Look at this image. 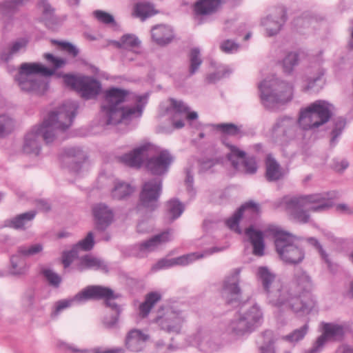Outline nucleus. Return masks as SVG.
<instances>
[{
	"mask_svg": "<svg viewBox=\"0 0 353 353\" xmlns=\"http://www.w3.org/2000/svg\"><path fill=\"white\" fill-rule=\"evenodd\" d=\"M230 71L229 70H225L223 72L218 71L212 74H210L207 77V81L209 83H215L216 81H219L221 78L225 77L227 74H230Z\"/></svg>",
	"mask_w": 353,
	"mask_h": 353,
	"instance_id": "obj_60",
	"label": "nucleus"
},
{
	"mask_svg": "<svg viewBox=\"0 0 353 353\" xmlns=\"http://www.w3.org/2000/svg\"><path fill=\"white\" fill-rule=\"evenodd\" d=\"M154 148L150 143H144L132 151L123 154L121 159L128 166L140 168L147 159L145 168L153 175L165 174L173 161V157L168 150H161L157 155L152 156Z\"/></svg>",
	"mask_w": 353,
	"mask_h": 353,
	"instance_id": "obj_5",
	"label": "nucleus"
},
{
	"mask_svg": "<svg viewBox=\"0 0 353 353\" xmlns=\"http://www.w3.org/2000/svg\"><path fill=\"white\" fill-rule=\"evenodd\" d=\"M281 204L292 219L301 223L309 222L308 211L322 212L332 206L327 192L285 196Z\"/></svg>",
	"mask_w": 353,
	"mask_h": 353,
	"instance_id": "obj_6",
	"label": "nucleus"
},
{
	"mask_svg": "<svg viewBox=\"0 0 353 353\" xmlns=\"http://www.w3.org/2000/svg\"><path fill=\"white\" fill-rule=\"evenodd\" d=\"M299 54L296 52H289L282 61L283 72L286 74H291L294 67L299 64Z\"/></svg>",
	"mask_w": 353,
	"mask_h": 353,
	"instance_id": "obj_44",
	"label": "nucleus"
},
{
	"mask_svg": "<svg viewBox=\"0 0 353 353\" xmlns=\"http://www.w3.org/2000/svg\"><path fill=\"white\" fill-rule=\"evenodd\" d=\"M41 272L47 280L49 285L54 288L59 287L62 279L57 273L52 270L46 268H42Z\"/></svg>",
	"mask_w": 353,
	"mask_h": 353,
	"instance_id": "obj_46",
	"label": "nucleus"
},
{
	"mask_svg": "<svg viewBox=\"0 0 353 353\" xmlns=\"http://www.w3.org/2000/svg\"><path fill=\"white\" fill-rule=\"evenodd\" d=\"M24 0H6L0 5V10L4 13L10 12L23 4Z\"/></svg>",
	"mask_w": 353,
	"mask_h": 353,
	"instance_id": "obj_54",
	"label": "nucleus"
},
{
	"mask_svg": "<svg viewBox=\"0 0 353 353\" xmlns=\"http://www.w3.org/2000/svg\"><path fill=\"white\" fill-rule=\"evenodd\" d=\"M239 45L232 40L227 39L223 41L221 45V50L225 53H233L239 49Z\"/></svg>",
	"mask_w": 353,
	"mask_h": 353,
	"instance_id": "obj_55",
	"label": "nucleus"
},
{
	"mask_svg": "<svg viewBox=\"0 0 353 353\" xmlns=\"http://www.w3.org/2000/svg\"><path fill=\"white\" fill-rule=\"evenodd\" d=\"M263 343L260 347L261 353H276L275 343L278 338L271 330H266L263 332Z\"/></svg>",
	"mask_w": 353,
	"mask_h": 353,
	"instance_id": "obj_37",
	"label": "nucleus"
},
{
	"mask_svg": "<svg viewBox=\"0 0 353 353\" xmlns=\"http://www.w3.org/2000/svg\"><path fill=\"white\" fill-rule=\"evenodd\" d=\"M295 279L299 290L297 292L295 293L292 292V290L289 288L292 296L299 297L306 294H310L314 299H315L314 296L310 293L313 288V283L310 275L306 272L300 270L296 272L295 274ZM315 302L316 303V301Z\"/></svg>",
	"mask_w": 353,
	"mask_h": 353,
	"instance_id": "obj_24",
	"label": "nucleus"
},
{
	"mask_svg": "<svg viewBox=\"0 0 353 353\" xmlns=\"http://www.w3.org/2000/svg\"><path fill=\"white\" fill-rule=\"evenodd\" d=\"M262 312L256 305H244L227 327L229 334L242 336L250 334L260 323Z\"/></svg>",
	"mask_w": 353,
	"mask_h": 353,
	"instance_id": "obj_10",
	"label": "nucleus"
},
{
	"mask_svg": "<svg viewBox=\"0 0 353 353\" xmlns=\"http://www.w3.org/2000/svg\"><path fill=\"white\" fill-rule=\"evenodd\" d=\"M241 269L236 268L225 277L223 288L222 296L229 305H234L239 303L241 296V289L239 286L240 281Z\"/></svg>",
	"mask_w": 353,
	"mask_h": 353,
	"instance_id": "obj_16",
	"label": "nucleus"
},
{
	"mask_svg": "<svg viewBox=\"0 0 353 353\" xmlns=\"http://www.w3.org/2000/svg\"><path fill=\"white\" fill-rule=\"evenodd\" d=\"M74 101H65L57 110L51 112L39 126L33 127L26 134L22 145L24 154L38 156L41 150L40 140L52 143L59 131H64L72 125L78 109Z\"/></svg>",
	"mask_w": 353,
	"mask_h": 353,
	"instance_id": "obj_1",
	"label": "nucleus"
},
{
	"mask_svg": "<svg viewBox=\"0 0 353 353\" xmlns=\"http://www.w3.org/2000/svg\"><path fill=\"white\" fill-rule=\"evenodd\" d=\"M45 59L54 66V69L45 67L39 63H23L15 76V81L22 91L41 95L48 88L47 83L41 77L52 75L56 69L63 67L65 61L55 57L53 54L46 53Z\"/></svg>",
	"mask_w": 353,
	"mask_h": 353,
	"instance_id": "obj_4",
	"label": "nucleus"
},
{
	"mask_svg": "<svg viewBox=\"0 0 353 353\" xmlns=\"http://www.w3.org/2000/svg\"><path fill=\"white\" fill-rule=\"evenodd\" d=\"M259 205L252 201H250L242 205L231 218L227 219L225 224L230 230L238 234H241L242 232L239 226V223L243 214L245 213L246 216L255 219L259 214Z\"/></svg>",
	"mask_w": 353,
	"mask_h": 353,
	"instance_id": "obj_19",
	"label": "nucleus"
},
{
	"mask_svg": "<svg viewBox=\"0 0 353 353\" xmlns=\"http://www.w3.org/2000/svg\"><path fill=\"white\" fill-rule=\"evenodd\" d=\"M334 110V106L327 101H315L301 110L298 125L303 130H314L330 121Z\"/></svg>",
	"mask_w": 353,
	"mask_h": 353,
	"instance_id": "obj_9",
	"label": "nucleus"
},
{
	"mask_svg": "<svg viewBox=\"0 0 353 353\" xmlns=\"http://www.w3.org/2000/svg\"><path fill=\"white\" fill-rule=\"evenodd\" d=\"M134 191V188L128 183L117 181L112 190V197L117 200H122L128 198Z\"/></svg>",
	"mask_w": 353,
	"mask_h": 353,
	"instance_id": "obj_33",
	"label": "nucleus"
},
{
	"mask_svg": "<svg viewBox=\"0 0 353 353\" xmlns=\"http://www.w3.org/2000/svg\"><path fill=\"white\" fill-rule=\"evenodd\" d=\"M92 213L94 219L95 228L99 231L105 230L113 221V212L105 203H98L94 205Z\"/></svg>",
	"mask_w": 353,
	"mask_h": 353,
	"instance_id": "obj_22",
	"label": "nucleus"
},
{
	"mask_svg": "<svg viewBox=\"0 0 353 353\" xmlns=\"http://www.w3.org/2000/svg\"><path fill=\"white\" fill-rule=\"evenodd\" d=\"M265 177L268 181H276L284 176V172L279 163L271 156L268 155L265 161Z\"/></svg>",
	"mask_w": 353,
	"mask_h": 353,
	"instance_id": "obj_30",
	"label": "nucleus"
},
{
	"mask_svg": "<svg viewBox=\"0 0 353 353\" xmlns=\"http://www.w3.org/2000/svg\"><path fill=\"white\" fill-rule=\"evenodd\" d=\"M39 8L42 10L43 14L46 17H50L52 15L54 10L46 0H42L40 1Z\"/></svg>",
	"mask_w": 353,
	"mask_h": 353,
	"instance_id": "obj_61",
	"label": "nucleus"
},
{
	"mask_svg": "<svg viewBox=\"0 0 353 353\" xmlns=\"http://www.w3.org/2000/svg\"><path fill=\"white\" fill-rule=\"evenodd\" d=\"M36 216L34 210H30L24 213L17 214L13 218L8 219L6 225L15 230H26L33 221Z\"/></svg>",
	"mask_w": 353,
	"mask_h": 353,
	"instance_id": "obj_28",
	"label": "nucleus"
},
{
	"mask_svg": "<svg viewBox=\"0 0 353 353\" xmlns=\"http://www.w3.org/2000/svg\"><path fill=\"white\" fill-rule=\"evenodd\" d=\"M185 319L186 315L183 312L170 309L163 316L158 318L157 321L161 330L177 334L181 332Z\"/></svg>",
	"mask_w": 353,
	"mask_h": 353,
	"instance_id": "obj_17",
	"label": "nucleus"
},
{
	"mask_svg": "<svg viewBox=\"0 0 353 353\" xmlns=\"http://www.w3.org/2000/svg\"><path fill=\"white\" fill-rule=\"evenodd\" d=\"M170 102V111L173 114L172 125L175 128L180 129L184 126L185 114L189 111V108L181 101L171 99Z\"/></svg>",
	"mask_w": 353,
	"mask_h": 353,
	"instance_id": "obj_26",
	"label": "nucleus"
},
{
	"mask_svg": "<svg viewBox=\"0 0 353 353\" xmlns=\"http://www.w3.org/2000/svg\"><path fill=\"white\" fill-rule=\"evenodd\" d=\"M286 21V12L283 8L278 9L274 14H271L261 21L265 28L267 34L272 37L277 34Z\"/></svg>",
	"mask_w": 353,
	"mask_h": 353,
	"instance_id": "obj_23",
	"label": "nucleus"
},
{
	"mask_svg": "<svg viewBox=\"0 0 353 353\" xmlns=\"http://www.w3.org/2000/svg\"><path fill=\"white\" fill-rule=\"evenodd\" d=\"M77 296V294L71 299H63V300H61V301H57L55 303V310H54V312L56 314H58L61 310H63L70 307V305H72V303L74 302V301H76V302H83V301H86V300L77 299H76Z\"/></svg>",
	"mask_w": 353,
	"mask_h": 353,
	"instance_id": "obj_53",
	"label": "nucleus"
},
{
	"mask_svg": "<svg viewBox=\"0 0 353 353\" xmlns=\"http://www.w3.org/2000/svg\"><path fill=\"white\" fill-rule=\"evenodd\" d=\"M149 339V335L141 330L131 329L125 334L123 345L127 350L131 352H140L145 347Z\"/></svg>",
	"mask_w": 353,
	"mask_h": 353,
	"instance_id": "obj_21",
	"label": "nucleus"
},
{
	"mask_svg": "<svg viewBox=\"0 0 353 353\" xmlns=\"http://www.w3.org/2000/svg\"><path fill=\"white\" fill-rule=\"evenodd\" d=\"M170 230L164 231L158 234L148 241L141 243L139 245V249L141 252H150L154 251L162 243H166L170 240Z\"/></svg>",
	"mask_w": 353,
	"mask_h": 353,
	"instance_id": "obj_29",
	"label": "nucleus"
},
{
	"mask_svg": "<svg viewBox=\"0 0 353 353\" xmlns=\"http://www.w3.org/2000/svg\"><path fill=\"white\" fill-rule=\"evenodd\" d=\"M81 270L89 268L101 270L104 272H108V265L103 260L90 255H85L81 258Z\"/></svg>",
	"mask_w": 353,
	"mask_h": 353,
	"instance_id": "obj_34",
	"label": "nucleus"
},
{
	"mask_svg": "<svg viewBox=\"0 0 353 353\" xmlns=\"http://www.w3.org/2000/svg\"><path fill=\"white\" fill-rule=\"evenodd\" d=\"M174 259H163L159 260L156 265H154V268L157 270L162 269V268H167L174 265V263L173 262Z\"/></svg>",
	"mask_w": 353,
	"mask_h": 353,
	"instance_id": "obj_63",
	"label": "nucleus"
},
{
	"mask_svg": "<svg viewBox=\"0 0 353 353\" xmlns=\"http://www.w3.org/2000/svg\"><path fill=\"white\" fill-rule=\"evenodd\" d=\"M161 294L156 292L148 294L145 301L142 303L139 307L141 315L143 317L147 316L152 307L161 299Z\"/></svg>",
	"mask_w": 353,
	"mask_h": 353,
	"instance_id": "obj_38",
	"label": "nucleus"
},
{
	"mask_svg": "<svg viewBox=\"0 0 353 353\" xmlns=\"http://www.w3.org/2000/svg\"><path fill=\"white\" fill-rule=\"evenodd\" d=\"M52 42L61 46L63 50L66 51L68 54H71L74 57L77 56L79 54V50L70 43L57 41H52Z\"/></svg>",
	"mask_w": 353,
	"mask_h": 353,
	"instance_id": "obj_58",
	"label": "nucleus"
},
{
	"mask_svg": "<svg viewBox=\"0 0 353 353\" xmlns=\"http://www.w3.org/2000/svg\"><path fill=\"white\" fill-rule=\"evenodd\" d=\"M190 74H194L199 68L202 63V59L200 57V51L198 48H193L190 53Z\"/></svg>",
	"mask_w": 353,
	"mask_h": 353,
	"instance_id": "obj_47",
	"label": "nucleus"
},
{
	"mask_svg": "<svg viewBox=\"0 0 353 353\" xmlns=\"http://www.w3.org/2000/svg\"><path fill=\"white\" fill-rule=\"evenodd\" d=\"M35 302V292L33 289L27 290L23 296V304L25 307H31Z\"/></svg>",
	"mask_w": 353,
	"mask_h": 353,
	"instance_id": "obj_57",
	"label": "nucleus"
},
{
	"mask_svg": "<svg viewBox=\"0 0 353 353\" xmlns=\"http://www.w3.org/2000/svg\"><path fill=\"white\" fill-rule=\"evenodd\" d=\"M245 234L253 247V254L258 256H263L265 248L263 233L254 229L253 225H250L245 229Z\"/></svg>",
	"mask_w": 353,
	"mask_h": 353,
	"instance_id": "obj_25",
	"label": "nucleus"
},
{
	"mask_svg": "<svg viewBox=\"0 0 353 353\" xmlns=\"http://www.w3.org/2000/svg\"><path fill=\"white\" fill-rule=\"evenodd\" d=\"M134 12L138 17L145 19L154 14L153 6L148 3H138L135 5Z\"/></svg>",
	"mask_w": 353,
	"mask_h": 353,
	"instance_id": "obj_45",
	"label": "nucleus"
},
{
	"mask_svg": "<svg viewBox=\"0 0 353 353\" xmlns=\"http://www.w3.org/2000/svg\"><path fill=\"white\" fill-rule=\"evenodd\" d=\"M148 94L137 95L129 91L112 88L106 91L104 104L101 106L104 124H129L139 118L148 103Z\"/></svg>",
	"mask_w": 353,
	"mask_h": 353,
	"instance_id": "obj_2",
	"label": "nucleus"
},
{
	"mask_svg": "<svg viewBox=\"0 0 353 353\" xmlns=\"http://www.w3.org/2000/svg\"><path fill=\"white\" fill-rule=\"evenodd\" d=\"M114 43L119 48L132 50L139 47L141 41L134 34H126L123 35L119 41H114Z\"/></svg>",
	"mask_w": 353,
	"mask_h": 353,
	"instance_id": "obj_36",
	"label": "nucleus"
},
{
	"mask_svg": "<svg viewBox=\"0 0 353 353\" xmlns=\"http://www.w3.org/2000/svg\"><path fill=\"white\" fill-rule=\"evenodd\" d=\"M346 125V120L343 117H336L333 120V129L331 132L330 145L334 147L337 143V138L341 134Z\"/></svg>",
	"mask_w": 353,
	"mask_h": 353,
	"instance_id": "obj_41",
	"label": "nucleus"
},
{
	"mask_svg": "<svg viewBox=\"0 0 353 353\" xmlns=\"http://www.w3.org/2000/svg\"><path fill=\"white\" fill-rule=\"evenodd\" d=\"M153 41L159 46L170 43L174 39V33L171 27L165 25H157L151 30Z\"/></svg>",
	"mask_w": 353,
	"mask_h": 353,
	"instance_id": "obj_27",
	"label": "nucleus"
},
{
	"mask_svg": "<svg viewBox=\"0 0 353 353\" xmlns=\"http://www.w3.org/2000/svg\"><path fill=\"white\" fill-rule=\"evenodd\" d=\"M94 245V234L92 232H89L87 236L74 247L77 248V251L79 249H81L84 251H89L92 249Z\"/></svg>",
	"mask_w": 353,
	"mask_h": 353,
	"instance_id": "obj_50",
	"label": "nucleus"
},
{
	"mask_svg": "<svg viewBox=\"0 0 353 353\" xmlns=\"http://www.w3.org/2000/svg\"><path fill=\"white\" fill-rule=\"evenodd\" d=\"M65 153L68 157L74 158L75 162L80 163L85 159V154L83 151L79 147H72L67 148Z\"/></svg>",
	"mask_w": 353,
	"mask_h": 353,
	"instance_id": "obj_51",
	"label": "nucleus"
},
{
	"mask_svg": "<svg viewBox=\"0 0 353 353\" xmlns=\"http://www.w3.org/2000/svg\"><path fill=\"white\" fill-rule=\"evenodd\" d=\"M93 14L98 21L104 24H116L114 17L105 11L95 10Z\"/></svg>",
	"mask_w": 353,
	"mask_h": 353,
	"instance_id": "obj_52",
	"label": "nucleus"
},
{
	"mask_svg": "<svg viewBox=\"0 0 353 353\" xmlns=\"http://www.w3.org/2000/svg\"><path fill=\"white\" fill-rule=\"evenodd\" d=\"M213 128L223 134L230 136H237L242 134L241 126L232 123L214 124Z\"/></svg>",
	"mask_w": 353,
	"mask_h": 353,
	"instance_id": "obj_43",
	"label": "nucleus"
},
{
	"mask_svg": "<svg viewBox=\"0 0 353 353\" xmlns=\"http://www.w3.org/2000/svg\"><path fill=\"white\" fill-rule=\"evenodd\" d=\"M307 243L312 246L319 252L321 258L323 260L328 266L331 265V261L329 258V255L327 254L325 250L323 248L319 241L314 237H309L306 239Z\"/></svg>",
	"mask_w": 353,
	"mask_h": 353,
	"instance_id": "obj_48",
	"label": "nucleus"
},
{
	"mask_svg": "<svg viewBox=\"0 0 353 353\" xmlns=\"http://www.w3.org/2000/svg\"><path fill=\"white\" fill-rule=\"evenodd\" d=\"M183 210L184 205L178 199H170L166 204L167 214L172 221L179 218Z\"/></svg>",
	"mask_w": 353,
	"mask_h": 353,
	"instance_id": "obj_39",
	"label": "nucleus"
},
{
	"mask_svg": "<svg viewBox=\"0 0 353 353\" xmlns=\"http://www.w3.org/2000/svg\"><path fill=\"white\" fill-rule=\"evenodd\" d=\"M43 250L41 243L21 245L17 248V254L10 259V273L13 275L23 274L26 272V267L21 256L30 257L39 254Z\"/></svg>",
	"mask_w": 353,
	"mask_h": 353,
	"instance_id": "obj_15",
	"label": "nucleus"
},
{
	"mask_svg": "<svg viewBox=\"0 0 353 353\" xmlns=\"http://www.w3.org/2000/svg\"><path fill=\"white\" fill-rule=\"evenodd\" d=\"M223 143L230 150V152L227 154V157L235 169L238 168L239 160H241L243 161V165L246 173L254 174L256 172L257 165L254 157H245L246 154L244 151L241 150L236 146L226 142L225 140H223Z\"/></svg>",
	"mask_w": 353,
	"mask_h": 353,
	"instance_id": "obj_18",
	"label": "nucleus"
},
{
	"mask_svg": "<svg viewBox=\"0 0 353 353\" xmlns=\"http://www.w3.org/2000/svg\"><path fill=\"white\" fill-rule=\"evenodd\" d=\"M27 44L28 40L24 38L13 41L9 44L8 49L2 52L1 54V59L5 61H8L14 55L24 50Z\"/></svg>",
	"mask_w": 353,
	"mask_h": 353,
	"instance_id": "obj_32",
	"label": "nucleus"
},
{
	"mask_svg": "<svg viewBox=\"0 0 353 353\" xmlns=\"http://www.w3.org/2000/svg\"><path fill=\"white\" fill-rule=\"evenodd\" d=\"M63 81L65 85L77 90L85 99L96 97L101 89L100 82L89 77H77L74 75L65 74L63 77Z\"/></svg>",
	"mask_w": 353,
	"mask_h": 353,
	"instance_id": "obj_12",
	"label": "nucleus"
},
{
	"mask_svg": "<svg viewBox=\"0 0 353 353\" xmlns=\"http://www.w3.org/2000/svg\"><path fill=\"white\" fill-rule=\"evenodd\" d=\"M321 326L322 334L316 339L310 353H318L328 341H342L349 331L348 327L344 324L322 322Z\"/></svg>",
	"mask_w": 353,
	"mask_h": 353,
	"instance_id": "obj_13",
	"label": "nucleus"
},
{
	"mask_svg": "<svg viewBox=\"0 0 353 353\" xmlns=\"http://www.w3.org/2000/svg\"><path fill=\"white\" fill-rule=\"evenodd\" d=\"M221 4V0H199L194 6L198 15H209L215 12Z\"/></svg>",
	"mask_w": 353,
	"mask_h": 353,
	"instance_id": "obj_31",
	"label": "nucleus"
},
{
	"mask_svg": "<svg viewBox=\"0 0 353 353\" xmlns=\"http://www.w3.org/2000/svg\"><path fill=\"white\" fill-rule=\"evenodd\" d=\"M324 72L321 71L316 76L310 77L307 79V85L303 90L310 91L312 92H318L323 88L325 80L323 79Z\"/></svg>",
	"mask_w": 353,
	"mask_h": 353,
	"instance_id": "obj_40",
	"label": "nucleus"
},
{
	"mask_svg": "<svg viewBox=\"0 0 353 353\" xmlns=\"http://www.w3.org/2000/svg\"><path fill=\"white\" fill-rule=\"evenodd\" d=\"M256 276L272 306L290 309L299 316L307 315L315 308L316 302L311 295L292 296L289 288L283 285L268 268L259 267Z\"/></svg>",
	"mask_w": 353,
	"mask_h": 353,
	"instance_id": "obj_3",
	"label": "nucleus"
},
{
	"mask_svg": "<svg viewBox=\"0 0 353 353\" xmlns=\"http://www.w3.org/2000/svg\"><path fill=\"white\" fill-rule=\"evenodd\" d=\"M296 122L290 117H284L276 120L272 128V135L276 141H285L294 135Z\"/></svg>",
	"mask_w": 353,
	"mask_h": 353,
	"instance_id": "obj_20",
	"label": "nucleus"
},
{
	"mask_svg": "<svg viewBox=\"0 0 353 353\" xmlns=\"http://www.w3.org/2000/svg\"><path fill=\"white\" fill-rule=\"evenodd\" d=\"M309 330L308 323H305L299 328L295 329L288 334L282 336L281 339L290 344L295 345L303 340Z\"/></svg>",
	"mask_w": 353,
	"mask_h": 353,
	"instance_id": "obj_35",
	"label": "nucleus"
},
{
	"mask_svg": "<svg viewBox=\"0 0 353 353\" xmlns=\"http://www.w3.org/2000/svg\"><path fill=\"white\" fill-rule=\"evenodd\" d=\"M14 128V119L10 115L0 110V137L10 134Z\"/></svg>",
	"mask_w": 353,
	"mask_h": 353,
	"instance_id": "obj_42",
	"label": "nucleus"
},
{
	"mask_svg": "<svg viewBox=\"0 0 353 353\" xmlns=\"http://www.w3.org/2000/svg\"><path fill=\"white\" fill-rule=\"evenodd\" d=\"M203 257V254L199 252H192L176 258H173L174 265H187L196 259Z\"/></svg>",
	"mask_w": 353,
	"mask_h": 353,
	"instance_id": "obj_49",
	"label": "nucleus"
},
{
	"mask_svg": "<svg viewBox=\"0 0 353 353\" xmlns=\"http://www.w3.org/2000/svg\"><path fill=\"white\" fill-rule=\"evenodd\" d=\"M216 163V161L213 159L199 161V171L205 172L212 168Z\"/></svg>",
	"mask_w": 353,
	"mask_h": 353,
	"instance_id": "obj_62",
	"label": "nucleus"
},
{
	"mask_svg": "<svg viewBox=\"0 0 353 353\" xmlns=\"http://www.w3.org/2000/svg\"><path fill=\"white\" fill-rule=\"evenodd\" d=\"M259 89L261 102L269 110H277L292 99V85L276 78L265 79L259 85Z\"/></svg>",
	"mask_w": 353,
	"mask_h": 353,
	"instance_id": "obj_7",
	"label": "nucleus"
},
{
	"mask_svg": "<svg viewBox=\"0 0 353 353\" xmlns=\"http://www.w3.org/2000/svg\"><path fill=\"white\" fill-rule=\"evenodd\" d=\"M264 231L274 236L276 252L284 263L295 265L303 260L305 252L299 245L296 236L274 225H268Z\"/></svg>",
	"mask_w": 353,
	"mask_h": 353,
	"instance_id": "obj_8",
	"label": "nucleus"
},
{
	"mask_svg": "<svg viewBox=\"0 0 353 353\" xmlns=\"http://www.w3.org/2000/svg\"><path fill=\"white\" fill-rule=\"evenodd\" d=\"M120 314H115L111 316H106L103 318V324L105 327L111 329L116 327Z\"/></svg>",
	"mask_w": 353,
	"mask_h": 353,
	"instance_id": "obj_59",
	"label": "nucleus"
},
{
	"mask_svg": "<svg viewBox=\"0 0 353 353\" xmlns=\"http://www.w3.org/2000/svg\"><path fill=\"white\" fill-rule=\"evenodd\" d=\"M77 248L74 247L71 250L63 253L62 263L64 268H66L70 265L73 259L77 256Z\"/></svg>",
	"mask_w": 353,
	"mask_h": 353,
	"instance_id": "obj_56",
	"label": "nucleus"
},
{
	"mask_svg": "<svg viewBox=\"0 0 353 353\" xmlns=\"http://www.w3.org/2000/svg\"><path fill=\"white\" fill-rule=\"evenodd\" d=\"M162 191V180L150 179L143 183L140 192V203L144 208L154 210L158 207V201Z\"/></svg>",
	"mask_w": 353,
	"mask_h": 353,
	"instance_id": "obj_14",
	"label": "nucleus"
},
{
	"mask_svg": "<svg viewBox=\"0 0 353 353\" xmlns=\"http://www.w3.org/2000/svg\"><path fill=\"white\" fill-rule=\"evenodd\" d=\"M348 166H349V163L345 159L341 160V161H334V164H333L334 169H335L336 170H337L339 172L343 171Z\"/></svg>",
	"mask_w": 353,
	"mask_h": 353,
	"instance_id": "obj_64",
	"label": "nucleus"
},
{
	"mask_svg": "<svg viewBox=\"0 0 353 353\" xmlns=\"http://www.w3.org/2000/svg\"><path fill=\"white\" fill-rule=\"evenodd\" d=\"M120 295L114 294L113 290L108 287L101 285H89L77 294L76 299L80 300L104 299L107 307L120 314L121 307L115 303L114 300L119 298Z\"/></svg>",
	"mask_w": 353,
	"mask_h": 353,
	"instance_id": "obj_11",
	"label": "nucleus"
}]
</instances>
